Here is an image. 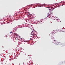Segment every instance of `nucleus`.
<instances>
[{
  "instance_id": "423d86ee",
  "label": "nucleus",
  "mask_w": 65,
  "mask_h": 65,
  "mask_svg": "<svg viewBox=\"0 0 65 65\" xmlns=\"http://www.w3.org/2000/svg\"><path fill=\"white\" fill-rule=\"evenodd\" d=\"M33 31H32V32H31V33H30V34H31H31H31V35H32V34H34V33H33Z\"/></svg>"
},
{
  "instance_id": "f257e3e1",
  "label": "nucleus",
  "mask_w": 65,
  "mask_h": 65,
  "mask_svg": "<svg viewBox=\"0 0 65 65\" xmlns=\"http://www.w3.org/2000/svg\"><path fill=\"white\" fill-rule=\"evenodd\" d=\"M51 39H52L53 42H54L55 41L54 44L55 45H57V44L58 45L59 44V42L56 40H55V38H54L53 37L51 38Z\"/></svg>"
},
{
  "instance_id": "20e7f679",
  "label": "nucleus",
  "mask_w": 65,
  "mask_h": 65,
  "mask_svg": "<svg viewBox=\"0 0 65 65\" xmlns=\"http://www.w3.org/2000/svg\"><path fill=\"white\" fill-rule=\"evenodd\" d=\"M58 18H56L55 19V20H57V21H58Z\"/></svg>"
},
{
  "instance_id": "1a4fd4ad",
  "label": "nucleus",
  "mask_w": 65,
  "mask_h": 65,
  "mask_svg": "<svg viewBox=\"0 0 65 65\" xmlns=\"http://www.w3.org/2000/svg\"><path fill=\"white\" fill-rule=\"evenodd\" d=\"M62 64H63V62H62Z\"/></svg>"
},
{
  "instance_id": "f03ea898",
  "label": "nucleus",
  "mask_w": 65,
  "mask_h": 65,
  "mask_svg": "<svg viewBox=\"0 0 65 65\" xmlns=\"http://www.w3.org/2000/svg\"><path fill=\"white\" fill-rule=\"evenodd\" d=\"M53 13L50 14L48 15L47 17H48L49 18H50L51 16L53 17Z\"/></svg>"
},
{
  "instance_id": "6e6552de",
  "label": "nucleus",
  "mask_w": 65,
  "mask_h": 65,
  "mask_svg": "<svg viewBox=\"0 0 65 65\" xmlns=\"http://www.w3.org/2000/svg\"><path fill=\"white\" fill-rule=\"evenodd\" d=\"M12 33V31H11V32H10V33Z\"/></svg>"
},
{
  "instance_id": "39448f33",
  "label": "nucleus",
  "mask_w": 65,
  "mask_h": 65,
  "mask_svg": "<svg viewBox=\"0 0 65 65\" xmlns=\"http://www.w3.org/2000/svg\"><path fill=\"white\" fill-rule=\"evenodd\" d=\"M33 36L35 37V36H37V35L36 34H34L33 35Z\"/></svg>"
},
{
  "instance_id": "0eeeda50",
  "label": "nucleus",
  "mask_w": 65,
  "mask_h": 65,
  "mask_svg": "<svg viewBox=\"0 0 65 65\" xmlns=\"http://www.w3.org/2000/svg\"><path fill=\"white\" fill-rule=\"evenodd\" d=\"M32 37L33 38H34V36L33 35L32 36Z\"/></svg>"
},
{
  "instance_id": "7ed1b4c3",
  "label": "nucleus",
  "mask_w": 65,
  "mask_h": 65,
  "mask_svg": "<svg viewBox=\"0 0 65 65\" xmlns=\"http://www.w3.org/2000/svg\"><path fill=\"white\" fill-rule=\"evenodd\" d=\"M58 44L59 45H61V47L63 46V44H62L61 42H59Z\"/></svg>"
},
{
  "instance_id": "9d476101",
  "label": "nucleus",
  "mask_w": 65,
  "mask_h": 65,
  "mask_svg": "<svg viewBox=\"0 0 65 65\" xmlns=\"http://www.w3.org/2000/svg\"><path fill=\"white\" fill-rule=\"evenodd\" d=\"M46 19V18H45V19Z\"/></svg>"
}]
</instances>
